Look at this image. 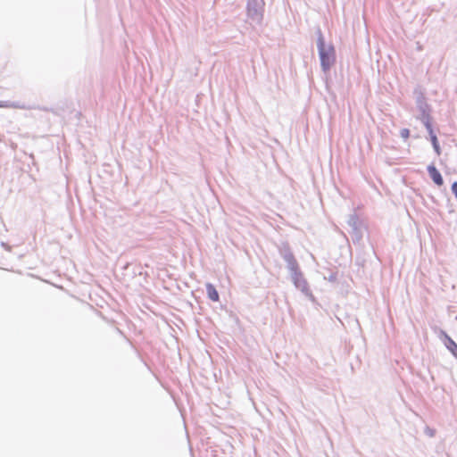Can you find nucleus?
I'll return each mask as SVG.
<instances>
[{"instance_id":"obj_1","label":"nucleus","mask_w":457,"mask_h":457,"mask_svg":"<svg viewBox=\"0 0 457 457\" xmlns=\"http://www.w3.org/2000/svg\"><path fill=\"white\" fill-rule=\"evenodd\" d=\"M317 48L321 70L324 73H327L336 62V50L332 44L325 42L320 29L318 30Z\"/></svg>"},{"instance_id":"obj_2","label":"nucleus","mask_w":457,"mask_h":457,"mask_svg":"<svg viewBox=\"0 0 457 457\" xmlns=\"http://www.w3.org/2000/svg\"><path fill=\"white\" fill-rule=\"evenodd\" d=\"M262 0H248L247 15L252 23L260 24L263 16Z\"/></svg>"},{"instance_id":"obj_3","label":"nucleus","mask_w":457,"mask_h":457,"mask_svg":"<svg viewBox=\"0 0 457 457\" xmlns=\"http://www.w3.org/2000/svg\"><path fill=\"white\" fill-rule=\"evenodd\" d=\"M291 279L297 289L301 290L306 296L310 298L313 297L309 288L308 283L306 279L303 278V275L301 270L291 275Z\"/></svg>"},{"instance_id":"obj_4","label":"nucleus","mask_w":457,"mask_h":457,"mask_svg":"<svg viewBox=\"0 0 457 457\" xmlns=\"http://www.w3.org/2000/svg\"><path fill=\"white\" fill-rule=\"evenodd\" d=\"M417 107L419 111L420 112V120L424 124V126H427V124H431V118L429 115V106L426 103L424 97L422 96H419L417 98Z\"/></svg>"},{"instance_id":"obj_5","label":"nucleus","mask_w":457,"mask_h":457,"mask_svg":"<svg viewBox=\"0 0 457 457\" xmlns=\"http://www.w3.org/2000/svg\"><path fill=\"white\" fill-rule=\"evenodd\" d=\"M347 223L352 228L353 233L355 234L356 239L360 240L361 237V224L358 216L355 213L351 214L347 220Z\"/></svg>"},{"instance_id":"obj_6","label":"nucleus","mask_w":457,"mask_h":457,"mask_svg":"<svg viewBox=\"0 0 457 457\" xmlns=\"http://www.w3.org/2000/svg\"><path fill=\"white\" fill-rule=\"evenodd\" d=\"M280 256L286 262L295 260V256L287 244L283 243L278 248Z\"/></svg>"},{"instance_id":"obj_7","label":"nucleus","mask_w":457,"mask_h":457,"mask_svg":"<svg viewBox=\"0 0 457 457\" xmlns=\"http://www.w3.org/2000/svg\"><path fill=\"white\" fill-rule=\"evenodd\" d=\"M280 256L286 262L295 260V256L287 244L283 243L278 248Z\"/></svg>"},{"instance_id":"obj_8","label":"nucleus","mask_w":457,"mask_h":457,"mask_svg":"<svg viewBox=\"0 0 457 457\" xmlns=\"http://www.w3.org/2000/svg\"><path fill=\"white\" fill-rule=\"evenodd\" d=\"M428 172L431 178V179L434 181V183L437 186H442L444 183L443 178L440 174V172L437 170V169L433 165L428 166Z\"/></svg>"},{"instance_id":"obj_9","label":"nucleus","mask_w":457,"mask_h":457,"mask_svg":"<svg viewBox=\"0 0 457 457\" xmlns=\"http://www.w3.org/2000/svg\"><path fill=\"white\" fill-rule=\"evenodd\" d=\"M425 128H426L428 133L429 134L430 141L432 143L435 152L436 153L437 155H439L441 154V149H440V145H439L437 137H436V134L434 133L432 124H427V126H425Z\"/></svg>"},{"instance_id":"obj_10","label":"nucleus","mask_w":457,"mask_h":457,"mask_svg":"<svg viewBox=\"0 0 457 457\" xmlns=\"http://www.w3.org/2000/svg\"><path fill=\"white\" fill-rule=\"evenodd\" d=\"M441 334L444 336V337L445 339V347L457 359V344L445 331H441Z\"/></svg>"},{"instance_id":"obj_11","label":"nucleus","mask_w":457,"mask_h":457,"mask_svg":"<svg viewBox=\"0 0 457 457\" xmlns=\"http://www.w3.org/2000/svg\"><path fill=\"white\" fill-rule=\"evenodd\" d=\"M206 292H207L208 297L212 301H213V302L219 301V294L212 284L208 283L206 285Z\"/></svg>"},{"instance_id":"obj_12","label":"nucleus","mask_w":457,"mask_h":457,"mask_svg":"<svg viewBox=\"0 0 457 457\" xmlns=\"http://www.w3.org/2000/svg\"><path fill=\"white\" fill-rule=\"evenodd\" d=\"M287 267L290 272V275H293L295 272L301 270L299 268L298 262L295 259L287 262Z\"/></svg>"},{"instance_id":"obj_13","label":"nucleus","mask_w":457,"mask_h":457,"mask_svg":"<svg viewBox=\"0 0 457 457\" xmlns=\"http://www.w3.org/2000/svg\"><path fill=\"white\" fill-rule=\"evenodd\" d=\"M9 108L21 109V110L29 109V107L26 104H21L20 102H12V101H10Z\"/></svg>"},{"instance_id":"obj_14","label":"nucleus","mask_w":457,"mask_h":457,"mask_svg":"<svg viewBox=\"0 0 457 457\" xmlns=\"http://www.w3.org/2000/svg\"><path fill=\"white\" fill-rule=\"evenodd\" d=\"M400 135L403 138H408L410 136V131L407 129H403L400 132Z\"/></svg>"},{"instance_id":"obj_15","label":"nucleus","mask_w":457,"mask_h":457,"mask_svg":"<svg viewBox=\"0 0 457 457\" xmlns=\"http://www.w3.org/2000/svg\"><path fill=\"white\" fill-rule=\"evenodd\" d=\"M425 433L430 437H433L435 436L434 429H431L430 428H426Z\"/></svg>"},{"instance_id":"obj_16","label":"nucleus","mask_w":457,"mask_h":457,"mask_svg":"<svg viewBox=\"0 0 457 457\" xmlns=\"http://www.w3.org/2000/svg\"><path fill=\"white\" fill-rule=\"evenodd\" d=\"M452 192L457 198V181H455L452 184Z\"/></svg>"},{"instance_id":"obj_17","label":"nucleus","mask_w":457,"mask_h":457,"mask_svg":"<svg viewBox=\"0 0 457 457\" xmlns=\"http://www.w3.org/2000/svg\"><path fill=\"white\" fill-rule=\"evenodd\" d=\"M10 101H0V108H9Z\"/></svg>"},{"instance_id":"obj_18","label":"nucleus","mask_w":457,"mask_h":457,"mask_svg":"<svg viewBox=\"0 0 457 457\" xmlns=\"http://www.w3.org/2000/svg\"><path fill=\"white\" fill-rule=\"evenodd\" d=\"M1 245H2L5 250H7V251H11V246H10V245H8L6 243L2 242V243H1Z\"/></svg>"},{"instance_id":"obj_19","label":"nucleus","mask_w":457,"mask_h":457,"mask_svg":"<svg viewBox=\"0 0 457 457\" xmlns=\"http://www.w3.org/2000/svg\"><path fill=\"white\" fill-rule=\"evenodd\" d=\"M328 280L329 281H335L336 280V275H334V274L330 275L329 278H328Z\"/></svg>"}]
</instances>
